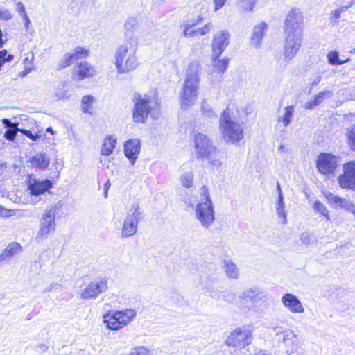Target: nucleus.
Listing matches in <instances>:
<instances>
[{
	"mask_svg": "<svg viewBox=\"0 0 355 355\" xmlns=\"http://www.w3.org/2000/svg\"><path fill=\"white\" fill-rule=\"evenodd\" d=\"M137 24V19L133 17H130L127 19L125 26L127 28H134Z\"/></svg>",
	"mask_w": 355,
	"mask_h": 355,
	"instance_id": "obj_48",
	"label": "nucleus"
},
{
	"mask_svg": "<svg viewBox=\"0 0 355 355\" xmlns=\"http://www.w3.org/2000/svg\"><path fill=\"white\" fill-rule=\"evenodd\" d=\"M227 0H213L214 6V11H217L220 9L225 3Z\"/></svg>",
	"mask_w": 355,
	"mask_h": 355,
	"instance_id": "obj_52",
	"label": "nucleus"
},
{
	"mask_svg": "<svg viewBox=\"0 0 355 355\" xmlns=\"http://www.w3.org/2000/svg\"><path fill=\"white\" fill-rule=\"evenodd\" d=\"M75 62V60L72 55L71 53H66L64 55L63 58L60 60L59 62V68L60 69H64L70 64H71L73 62Z\"/></svg>",
	"mask_w": 355,
	"mask_h": 355,
	"instance_id": "obj_42",
	"label": "nucleus"
},
{
	"mask_svg": "<svg viewBox=\"0 0 355 355\" xmlns=\"http://www.w3.org/2000/svg\"><path fill=\"white\" fill-rule=\"evenodd\" d=\"M2 36H3L2 31L0 29V48L2 47L3 45V40H2Z\"/></svg>",
	"mask_w": 355,
	"mask_h": 355,
	"instance_id": "obj_60",
	"label": "nucleus"
},
{
	"mask_svg": "<svg viewBox=\"0 0 355 355\" xmlns=\"http://www.w3.org/2000/svg\"><path fill=\"white\" fill-rule=\"evenodd\" d=\"M250 343V334L248 330L238 328L227 338L225 343L229 347L243 348Z\"/></svg>",
	"mask_w": 355,
	"mask_h": 355,
	"instance_id": "obj_15",
	"label": "nucleus"
},
{
	"mask_svg": "<svg viewBox=\"0 0 355 355\" xmlns=\"http://www.w3.org/2000/svg\"><path fill=\"white\" fill-rule=\"evenodd\" d=\"M17 10L19 13H21V14H22V15H24V13H26L25 7H24V6L22 4V3H21V2H19V3H17Z\"/></svg>",
	"mask_w": 355,
	"mask_h": 355,
	"instance_id": "obj_54",
	"label": "nucleus"
},
{
	"mask_svg": "<svg viewBox=\"0 0 355 355\" xmlns=\"http://www.w3.org/2000/svg\"><path fill=\"white\" fill-rule=\"evenodd\" d=\"M12 18V15L10 12L7 10H0V19L3 20H8Z\"/></svg>",
	"mask_w": 355,
	"mask_h": 355,
	"instance_id": "obj_49",
	"label": "nucleus"
},
{
	"mask_svg": "<svg viewBox=\"0 0 355 355\" xmlns=\"http://www.w3.org/2000/svg\"><path fill=\"white\" fill-rule=\"evenodd\" d=\"M137 45L136 40L132 39L117 48L114 53V65L118 73L131 72L139 66Z\"/></svg>",
	"mask_w": 355,
	"mask_h": 355,
	"instance_id": "obj_3",
	"label": "nucleus"
},
{
	"mask_svg": "<svg viewBox=\"0 0 355 355\" xmlns=\"http://www.w3.org/2000/svg\"><path fill=\"white\" fill-rule=\"evenodd\" d=\"M22 17H23L24 20L25 21V26H26V28H28V26L31 23L30 19H29L28 15H26V13H24V15H22Z\"/></svg>",
	"mask_w": 355,
	"mask_h": 355,
	"instance_id": "obj_55",
	"label": "nucleus"
},
{
	"mask_svg": "<svg viewBox=\"0 0 355 355\" xmlns=\"http://www.w3.org/2000/svg\"><path fill=\"white\" fill-rule=\"evenodd\" d=\"M281 302L284 308L291 313L300 314L304 313V308L301 301L292 293H286L281 297Z\"/></svg>",
	"mask_w": 355,
	"mask_h": 355,
	"instance_id": "obj_19",
	"label": "nucleus"
},
{
	"mask_svg": "<svg viewBox=\"0 0 355 355\" xmlns=\"http://www.w3.org/2000/svg\"><path fill=\"white\" fill-rule=\"evenodd\" d=\"M229 59L226 57L220 58V56H216V54L212 53V59L211 67L209 69L208 73L213 78L215 74L221 77L226 71L228 67Z\"/></svg>",
	"mask_w": 355,
	"mask_h": 355,
	"instance_id": "obj_20",
	"label": "nucleus"
},
{
	"mask_svg": "<svg viewBox=\"0 0 355 355\" xmlns=\"http://www.w3.org/2000/svg\"><path fill=\"white\" fill-rule=\"evenodd\" d=\"M349 53H350L351 54H354V53H355V48H354L353 49H352V50L349 51Z\"/></svg>",
	"mask_w": 355,
	"mask_h": 355,
	"instance_id": "obj_63",
	"label": "nucleus"
},
{
	"mask_svg": "<svg viewBox=\"0 0 355 355\" xmlns=\"http://www.w3.org/2000/svg\"><path fill=\"white\" fill-rule=\"evenodd\" d=\"M22 251V246L17 242L9 243L0 254V265L7 263L11 257Z\"/></svg>",
	"mask_w": 355,
	"mask_h": 355,
	"instance_id": "obj_23",
	"label": "nucleus"
},
{
	"mask_svg": "<svg viewBox=\"0 0 355 355\" xmlns=\"http://www.w3.org/2000/svg\"><path fill=\"white\" fill-rule=\"evenodd\" d=\"M105 186V187H106V189H107L108 187L110 186V184H109V183H107Z\"/></svg>",
	"mask_w": 355,
	"mask_h": 355,
	"instance_id": "obj_64",
	"label": "nucleus"
},
{
	"mask_svg": "<svg viewBox=\"0 0 355 355\" xmlns=\"http://www.w3.org/2000/svg\"><path fill=\"white\" fill-rule=\"evenodd\" d=\"M345 135L348 147L355 151V123L346 128Z\"/></svg>",
	"mask_w": 355,
	"mask_h": 355,
	"instance_id": "obj_33",
	"label": "nucleus"
},
{
	"mask_svg": "<svg viewBox=\"0 0 355 355\" xmlns=\"http://www.w3.org/2000/svg\"><path fill=\"white\" fill-rule=\"evenodd\" d=\"M245 123L239 110L234 105H228L219 119L221 137L227 144H236L244 137Z\"/></svg>",
	"mask_w": 355,
	"mask_h": 355,
	"instance_id": "obj_1",
	"label": "nucleus"
},
{
	"mask_svg": "<svg viewBox=\"0 0 355 355\" xmlns=\"http://www.w3.org/2000/svg\"><path fill=\"white\" fill-rule=\"evenodd\" d=\"M258 0H237L236 6L241 12H252Z\"/></svg>",
	"mask_w": 355,
	"mask_h": 355,
	"instance_id": "obj_35",
	"label": "nucleus"
},
{
	"mask_svg": "<svg viewBox=\"0 0 355 355\" xmlns=\"http://www.w3.org/2000/svg\"><path fill=\"white\" fill-rule=\"evenodd\" d=\"M56 207H51L44 210L40 220L39 229L37 232L35 239H46L50 234H53L56 230L55 216Z\"/></svg>",
	"mask_w": 355,
	"mask_h": 355,
	"instance_id": "obj_10",
	"label": "nucleus"
},
{
	"mask_svg": "<svg viewBox=\"0 0 355 355\" xmlns=\"http://www.w3.org/2000/svg\"><path fill=\"white\" fill-rule=\"evenodd\" d=\"M249 300L252 304V308L256 312H263L270 306L272 298L263 290L258 288H249L242 291L238 296L236 302L240 307L244 306Z\"/></svg>",
	"mask_w": 355,
	"mask_h": 355,
	"instance_id": "obj_6",
	"label": "nucleus"
},
{
	"mask_svg": "<svg viewBox=\"0 0 355 355\" xmlns=\"http://www.w3.org/2000/svg\"><path fill=\"white\" fill-rule=\"evenodd\" d=\"M327 60L330 64L331 65H341L344 63L348 62L350 60V58H348L345 60H341L339 59L338 52L336 51H330L327 54Z\"/></svg>",
	"mask_w": 355,
	"mask_h": 355,
	"instance_id": "obj_37",
	"label": "nucleus"
},
{
	"mask_svg": "<svg viewBox=\"0 0 355 355\" xmlns=\"http://www.w3.org/2000/svg\"><path fill=\"white\" fill-rule=\"evenodd\" d=\"M78 80L85 79L96 74V70L87 62H80L75 68Z\"/></svg>",
	"mask_w": 355,
	"mask_h": 355,
	"instance_id": "obj_27",
	"label": "nucleus"
},
{
	"mask_svg": "<svg viewBox=\"0 0 355 355\" xmlns=\"http://www.w3.org/2000/svg\"><path fill=\"white\" fill-rule=\"evenodd\" d=\"M193 147V155L198 160L209 159L217 151L216 146L209 137L202 132L195 133Z\"/></svg>",
	"mask_w": 355,
	"mask_h": 355,
	"instance_id": "obj_9",
	"label": "nucleus"
},
{
	"mask_svg": "<svg viewBox=\"0 0 355 355\" xmlns=\"http://www.w3.org/2000/svg\"><path fill=\"white\" fill-rule=\"evenodd\" d=\"M277 190H278V202H277V207H284V197L281 191L280 185L279 183H277Z\"/></svg>",
	"mask_w": 355,
	"mask_h": 355,
	"instance_id": "obj_50",
	"label": "nucleus"
},
{
	"mask_svg": "<svg viewBox=\"0 0 355 355\" xmlns=\"http://www.w3.org/2000/svg\"><path fill=\"white\" fill-rule=\"evenodd\" d=\"M2 123L7 128L4 133L5 138L10 141H14L16 137L17 132H19V130L21 129L18 127V123H12L8 119H3L2 120Z\"/></svg>",
	"mask_w": 355,
	"mask_h": 355,
	"instance_id": "obj_30",
	"label": "nucleus"
},
{
	"mask_svg": "<svg viewBox=\"0 0 355 355\" xmlns=\"http://www.w3.org/2000/svg\"><path fill=\"white\" fill-rule=\"evenodd\" d=\"M313 210L324 216L327 220H330L329 212L327 207L320 201H315L313 206Z\"/></svg>",
	"mask_w": 355,
	"mask_h": 355,
	"instance_id": "obj_38",
	"label": "nucleus"
},
{
	"mask_svg": "<svg viewBox=\"0 0 355 355\" xmlns=\"http://www.w3.org/2000/svg\"><path fill=\"white\" fill-rule=\"evenodd\" d=\"M278 151L281 153H285L287 152V149L283 145V144H281L279 147H278Z\"/></svg>",
	"mask_w": 355,
	"mask_h": 355,
	"instance_id": "obj_57",
	"label": "nucleus"
},
{
	"mask_svg": "<svg viewBox=\"0 0 355 355\" xmlns=\"http://www.w3.org/2000/svg\"><path fill=\"white\" fill-rule=\"evenodd\" d=\"M267 24L265 22H261L256 25L252 31V35L250 40L251 45L255 48L261 46L262 39L264 35Z\"/></svg>",
	"mask_w": 355,
	"mask_h": 355,
	"instance_id": "obj_26",
	"label": "nucleus"
},
{
	"mask_svg": "<svg viewBox=\"0 0 355 355\" xmlns=\"http://www.w3.org/2000/svg\"><path fill=\"white\" fill-rule=\"evenodd\" d=\"M31 166L40 169H46L49 164V159L44 153H37L31 158Z\"/></svg>",
	"mask_w": 355,
	"mask_h": 355,
	"instance_id": "obj_29",
	"label": "nucleus"
},
{
	"mask_svg": "<svg viewBox=\"0 0 355 355\" xmlns=\"http://www.w3.org/2000/svg\"><path fill=\"white\" fill-rule=\"evenodd\" d=\"M129 355H148V352L147 349L144 347H138L134 348Z\"/></svg>",
	"mask_w": 355,
	"mask_h": 355,
	"instance_id": "obj_46",
	"label": "nucleus"
},
{
	"mask_svg": "<svg viewBox=\"0 0 355 355\" xmlns=\"http://www.w3.org/2000/svg\"><path fill=\"white\" fill-rule=\"evenodd\" d=\"M46 132H50L51 134H54V131L51 127H48Z\"/></svg>",
	"mask_w": 355,
	"mask_h": 355,
	"instance_id": "obj_61",
	"label": "nucleus"
},
{
	"mask_svg": "<svg viewBox=\"0 0 355 355\" xmlns=\"http://www.w3.org/2000/svg\"><path fill=\"white\" fill-rule=\"evenodd\" d=\"M300 239L304 244H311L314 242L313 236L309 232H302Z\"/></svg>",
	"mask_w": 355,
	"mask_h": 355,
	"instance_id": "obj_44",
	"label": "nucleus"
},
{
	"mask_svg": "<svg viewBox=\"0 0 355 355\" xmlns=\"http://www.w3.org/2000/svg\"><path fill=\"white\" fill-rule=\"evenodd\" d=\"M209 163L211 164L213 167H214L217 170H219L222 166L221 162L220 161V159L217 158L211 159L209 160Z\"/></svg>",
	"mask_w": 355,
	"mask_h": 355,
	"instance_id": "obj_53",
	"label": "nucleus"
},
{
	"mask_svg": "<svg viewBox=\"0 0 355 355\" xmlns=\"http://www.w3.org/2000/svg\"><path fill=\"white\" fill-rule=\"evenodd\" d=\"M135 315L136 312L133 309L111 310L103 315V322L107 329L117 331L128 325Z\"/></svg>",
	"mask_w": 355,
	"mask_h": 355,
	"instance_id": "obj_8",
	"label": "nucleus"
},
{
	"mask_svg": "<svg viewBox=\"0 0 355 355\" xmlns=\"http://www.w3.org/2000/svg\"><path fill=\"white\" fill-rule=\"evenodd\" d=\"M200 200L195 207L196 218L205 229H209L214 223L215 212L210 195L206 187L200 188Z\"/></svg>",
	"mask_w": 355,
	"mask_h": 355,
	"instance_id": "obj_5",
	"label": "nucleus"
},
{
	"mask_svg": "<svg viewBox=\"0 0 355 355\" xmlns=\"http://www.w3.org/2000/svg\"><path fill=\"white\" fill-rule=\"evenodd\" d=\"M210 295L213 298H216L217 293H214V292H211Z\"/></svg>",
	"mask_w": 355,
	"mask_h": 355,
	"instance_id": "obj_62",
	"label": "nucleus"
},
{
	"mask_svg": "<svg viewBox=\"0 0 355 355\" xmlns=\"http://www.w3.org/2000/svg\"><path fill=\"white\" fill-rule=\"evenodd\" d=\"M134 107L132 109L133 121L145 123L148 115L157 118L159 106L154 98L146 94H135L133 96Z\"/></svg>",
	"mask_w": 355,
	"mask_h": 355,
	"instance_id": "obj_4",
	"label": "nucleus"
},
{
	"mask_svg": "<svg viewBox=\"0 0 355 355\" xmlns=\"http://www.w3.org/2000/svg\"><path fill=\"white\" fill-rule=\"evenodd\" d=\"M277 214L279 218H282L283 224H286L287 222L286 215L284 211V207H277Z\"/></svg>",
	"mask_w": 355,
	"mask_h": 355,
	"instance_id": "obj_47",
	"label": "nucleus"
},
{
	"mask_svg": "<svg viewBox=\"0 0 355 355\" xmlns=\"http://www.w3.org/2000/svg\"><path fill=\"white\" fill-rule=\"evenodd\" d=\"M108 288L107 280L105 278L96 279L87 285L82 291L81 297L83 299L96 298Z\"/></svg>",
	"mask_w": 355,
	"mask_h": 355,
	"instance_id": "obj_16",
	"label": "nucleus"
},
{
	"mask_svg": "<svg viewBox=\"0 0 355 355\" xmlns=\"http://www.w3.org/2000/svg\"><path fill=\"white\" fill-rule=\"evenodd\" d=\"M332 96V93L330 91H323L318 93L314 98L307 101L304 107L306 109H313L314 107L319 105L325 99L330 98Z\"/></svg>",
	"mask_w": 355,
	"mask_h": 355,
	"instance_id": "obj_28",
	"label": "nucleus"
},
{
	"mask_svg": "<svg viewBox=\"0 0 355 355\" xmlns=\"http://www.w3.org/2000/svg\"><path fill=\"white\" fill-rule=\"evenodd\" d=\"M52 187V182L49 180H38L33 179L29 182L28 189L33 195H40Z\"/></svg>",
	"mask_w": 355,
	"mask_h": 355,
	"instance_id": "obj_22",
	"label": "nucleus"
},
{
	"mask_svg": "<svg viewBox=\"0 0 355 355\" xmlns=\"http://www.w3.org/2000/svg\"><path fill=\"white\" fill-rule=\"evenodd\" d=\"M95 98L92 96H84L81 101V109L84 113L92 114V105L94 103Z\"/></svg>",
	"mask_w": 355,
	"mask_h": 355,
	"instance_id": "obj_36",
	"label": "nucleus"
},
{
	"mask_svg": "<svg viewBox=\"0 0 355 355\" xmlns=\"http://www.w3.org/2000/svg\"><path fill=\"white\" fill-rule=\"evenodd\" d=\"M141 216L142 214L139 205L137 203L132 204L123 220L121 230L122 237H129L137 233L138 224L141 219Z\"/></svg>",
	"mask_w": 355,
	"mask_h": 355,
	"instance_id": "obj_11",
	"label": "nucleus"
},
{
	"mask_svg": "<svg viewBox=\"0 0 355 355\" xmlns=\"http://www.w3.org/2000/svg\"><path fill=\"white\" fill-rule=\"evenodd\" d=\"M343 173L338 178L339 186L343 189L355 191V161L345 163Z\"/></svg>",
	"mask_w": 355,
	"mask_h": 355,
	"instance_id": "obj_14",
	"label": "nucleus"
},
{
	"mask_svg": "<svg viewBox=\"0 0 355 355\" xmlns=\"http://www.w3.org/2000/svg\"><path fill=\"white\" fill-rule=\"evenodd\" d=\"M61 289H62V286L60 284L56 283V282H52L48 286V288L46 289V291L51 292L52 291L61 290Z\"/></svg>",
	"mask_w": 355,
	"mask_h": 355,
	"instance_id": "obj_51",
	"label": "nucleus"
},
{
	"mask_svg": "<svg viewBox=\"0 0 355 355\" xmlns=\"http://www.w3.org/2000/svg\"><path fill=\"white\" fill-rule=\"evenodd\" d=\"M201 65L197 60L191 62L185 72V79L180 93L181 108L187 110L192 106L198 95Z\"/></svg>",
	"mask_w": 355,
	"mask_h": 355,
	"instance_id": "obj_2",
	"label": "nucleus"
},
{
	"mask_svg": "<svg viewBox=\"0 0 355 355\" xmlns=\"http://www.w3.org/2000/svg\"><path fill=\"white\" fill-rule=\"evenodd\" d=\"M7 210L5 209L1 205H0V216H4V212Z\"/></svg>",
	"mask_w": 355,
	"mask_h": 355,
	"instance_id": "obj_59",
	"label": "nucleus"
},
{
	"mask_svg": "<svg viewBox=\"0 0 355 355\" xmlns=\"http://www.w3.org/2000/svg\"><path fill=\"white\" fill-rule=\"evenodd\" d=\"M321 80V76L317 73L316 74V78L313 80L312 82V85H316L319 83V82Z\"/></svg>",
	"mask_w": 355,
	"mask_h": 355,
	"instance_id": "obj_56",
	"label": "nucleus"
},
{
	"mask_svg": "<svg viewBox=\"0 0 355 355\" xmlns=\"http://www.w3.org/2000/svg\"><path fill=\"white\" fill-rule=\"evenodd\" d=\"M71 54L75 61L80 58H86L89 55L88 51L82 47L75 48L73 53Z\"/></svg>",
	"mask_w": 355,
	"mask_h": 355,
	"instance_id": "obj_43",
	"label": "nucleus"
},
{
	"mask_svg": "<svg viewBox=\"0 0 355 355\" xmlns=\"http://www.w3.org/2000/svg\"><path fill=\"white\" fill-rule=\"evenodd\" d=\"M294 110V106L293 105L285 107L284 108V113L278 116L277 121L282 123L284 127L288 126L291 121Z\"/></svg>",
	"mask_w": 355,
	"mask_h": 355,
	"instance_id": "obj_32",
	"label": "nucleus"
},
{
	"mask_svg": "<svg viewBox=\"0 0 355 355\" xmlns=\"http://www.w3.org/2000/svg\"><path fill=\"white\" fill-rule=\"evenodd\" d=\"M141 141L139 139H132L128 140L124 144V153L125 157L133 165L140 152Z\"/></svg>",
	"mask_w": 355,
	"mask_h": 355,
	"instance_id": "obj_21",
	"label": "nucleus"
},
{
	"mask_svg": "<svg viewBox=\"0 0 355 355\" xmlns=\"http://www.w3.org/2000/svg\"><path fill=\"white\" fill-rule=\"evenodd\" d=\"M353 5V2L351 1L348 5L342 6L338 9L334 10L331 13V20L334 21V22L337 23L338 19L340 17L341 13L345 10H347L349 8H350Z\"/></svg>",
	"mask_w": 355,
	"mask_h": 355,
	"instance_id": "obj_40",
	"label": "nucleus"
},
{
	"mask_svg": "<svg viewBox=\"0 0 355 355\" xmlns=\"http://www.w3.org/2000/svg\"><path fill=\"white\" fill-rule=\"evenodd\" d=\"M256 355H270L268 353H267L265 351H263V350H261V351H259Z\"/></svg>",
	"mask_w": 355,
	"mask_h": 355,
	"instance_id": "obj_58",
	"label": "nucleus"
},
{
	"mask_svg": "<svg viewBox=\"0 0 355 355\" xmlns=\"http://www.w3.org/2000/svg\"><path fill=\"white\" fill-rule=\"evenodd\" d=\"M339 165V158L329 153H322L317 160V168L323 175L330 177L335 174Z\"/></svg>",
	"mask_w": 355,
	"mask_h": 355,
	"instance_id": "obj_12",
	"label": "nucleus"
},
{
	"mask_svg": "<svg viewBox=\"0 0 355 355\" xmlns=\"http://www.w3.org/2000/svg\"><path fill=\"white\" fill-rule=\"evenodd\" d=\"M55 96L58 99H66L71 96V92L68 87L62 85L56 89Z\"/></svg>",
	"mask_w": 355,
	"mask_h": 355,
	"instance_id": "obj_41",
	"label": "nucleus"
},
{
	"mask_svg": "<svg viewBox=\"0 0 355 355\" xmlns=\"http://www.w3.org/2000/svg\"><path fill=\"white\" fill-rule=\"evenodd\" d=\"M282 343L287 347V352L291 353L295 352L298 349V341L297 340V335L291 330H285L282 331Z\"/></svg>",
	"mask_w": 355,
	"mask_h": 355,
	"instance_id": "obj_25",
	"label": "nucleus"
},
{
	"mask_svg": "<svg viewBox=\"0 0 355 355\" xmlns=\"http://www.w3.org/2000/svg\"><path fill=\"white\" fill-rule=\"evenodd\" d=\"M224 268L226 275L232 279H236L239 276V270L236 265L228 260L224 261Z\"/></svg>",
	"mask_w": 355,
	"mask_h": 355,
	"instance_id": "obj_34",
	"label": "nucleus"
},
{
	"mask_svg": "<svg viewBox=\"0 0 355 355\" xmlns=\"http://www.w3.org/2000/svg\"><path fill=\"white\" fill-rule=\"evenodd\" d=\"M284 33H303V16L299 8L292 9L286 15Z\"/></svg>",
	"mask_w": 355,
	"mask_h": 355,
	"instance_id": "obj_13",
	"label": "nucleus"
},
{
	"mask_svg": "<svg viewBox=\"0 0 355 355\" xmlns=\"http://www.w3.org/2000/svg\"><path fill=\"white\" fill-rule=\"evenodd\" d=\"M116 144V139L112 136H107L103 144L101 150V155H110L112 153L113 150L115 148Z\"/></svg>",
	"mask_w": 355,
	"mask_h": 355,
	"instance_id": "obj_31",
	"label": "nucleus"
},
{
	"mask_svg": "<svg viewBox=\"0 0 355 355\" xmlns=\"http://www.w3.org/2000/svg\"><path fill=\"white\" fill-rule=\"evenodd\" d=\"M19 132L26 135L27 137L31 139L33 141H37L40 137V135H39L37 133L33 134L31 130H25V129H20Z\"/></svg>",
	"mask_w": 355,
	"mask_h": 355,
	"instance_id": "obj_45",
	"label": "nucleus"
},
{
	"mask_svg": "<svg viewBox=\"0 0 355 355\" xmlns=\"http://www.w3.org/2000/svg\"><path fill=\"white\" fill-rule=\"evenodd\" d=\"M229 42L230 34L228 31L225 30L218 31L213 38L211 44L212 53L216 54V56H220L227 47Z\"/></svg>",
	"mask_w": 355,
	"mask_h": 355,
	"instance_id": "obj_17",
	"label": "nucleus"
},
{
	"mask_svg": "<svg viewBox=\"0 0 355 355\" xmlns=\"http://www.w3.org/2000/svg\"><path fill=\"white\" fill-rule=\"evenodd\" d=\"M211 24H208L202 28L193 29V26L186 24L182 26L183 35L187 37H199L209 33L211 30Z\"/></svg>",
	"mask_w": 355,
	"mask_h": 355,
	"instance_id": "obj_24",
	"label": "nucleus"
},
{
	"mask_svg": "<svg viewBox=\"0 0 355 355\" xmlns=\"http://www.w3.org/2000/svg\"><path fill=\"white\" fill-rule=\"evenodd\" d=\"M324 196L329 204L334 207H340L355 215V204L350 200L342 198L331 192L324 193Z\"/></svg>",
	"mask_w": 355,
	"mask_h": 355,
	"instance_id": "obj_18",
	"label": "nucleus"
},
{
	"mask_svg": "<svg viewBox=\"0 0 355 355\" xmlns=\"http://www.w3.org/2000/svg\"><path fill=\"white\" fill-rule=\"evenodd\" d=\"M284 53L279 57L278 63L288 64L297 55L303 42V33H284Z\"/></svg>",
	"mask_w": 355,
	"mask_h": 355,
	"instance_id": "obj_7",
	"label": "nucleus"
},
{
	"mask_svg": "<svg viewBox=\"0 0 355 355\" xmlns=\"http://www.w3.org/2000/svg\"><path fill=\"white\" fill-rule=\"evenodd\" d=\"M193 174L191 171L183 173L180 177V182L186 188H190L193 185Z\"/></svg>",
	"mask_w": 355,
	"mask_h": 355,
	"instance_id": "obj_39",
	"label": "nucleus"
}]
</instances>
